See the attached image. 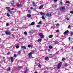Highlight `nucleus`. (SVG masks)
<instances>
[{"instance_id":"nucleus-50","label":"nucleus","mask_w":73,"mask_h":73,"mask_svg":"<svg viewBox=\"0 0 73 73\" xmlns=\"http://www.w3.org/2000/svg\"><path fill=\"white\" fill-rule=\"evenodd\" d=\"M58 52H59V51H58V52H56V54H58Z\"/></svg>"},{"instance_id":"nucleus-34","label":"nucleus","mask_w":73,"mask_h":73,"mask_svg":"<svg viewBox=\"0 0 73 73\" xmlns=\"http://www.w3.org/2000/svg\"><path fill=\"white\" fill-rule=\"evenodd\" d=\"M42 19H45V17L43 16H42Z\"/></svg>"},{"instance_id":"nucleus-24","label":"nucleus","mask_w":73,"mask_h":73,"mask_svg":"<svg viewBox=\"0 0 73 73\" xmlns=\"http://www.w3.org/2000/svg\"><path fill=\"white\" fill-rule=\"evenodd\" d=\"M66 4H70V2L69 1H66Z\"/></svg>"},{"instance_id":"nucleus-56","label":"nucleus","mask_w":73,"mask_h":73,"mask_svg":"<svg viewBox=\"0 0 73 73\" xmlns=\"http://www.w3.org/2000/svg\"><path fill=\"white\" fill-rule=\"evenodd\" d=\"M7 54H9V52L8 53H7Z\"/></svg>"},{"instance_id":"nucleus-25","label":"nucleus","mask_w":73,"mask_h":73,"mask_svg":"<svg viewBox=\"0 0 73 73\" xmlns=\"http://www.w3.org/2000/svg\"><path fill=\"white\" fill-rule=\"evenodd\" d=\"M37 66H38V67L40 68V67H41V64H39L37 65Z\"/></svg>"},{"instance_id":"nucleus-31","label":"nucleus","mask_w":73,"mask_h":73,"mask_svg":"<svg viewBox=\"0 0 73 73\" xmlns=\"http://www.w3.org/2000/svg\"><path fill=\"white\" fill-rule=\"evenodd\" d=\"M11 31H12V32L13 31H15V29H14V28H13L11 29Z\"/></svg>"},{"instance_id":"nucleus-52","label":"nucleus","mask_w":73,"mask_h":73,"mask_svg":"<svg viewBox=\"0 0 73 73\" xmlns=\"http://www.w3.org/2000/svg\"><path fill=\"white\" fill-rule=\"evenodd\" d=\"M48 52H49L50 51V49H48Z\"/></svg>"},{"instance_id":"nucleus-35","label":"nucleus","mask_w":73,"mask_h":73,"mask_svg":"<svg viewBox=\"0 0 73 73\" xmlns=\"http://www.w3.org/2000/svg\"><path fill=\"white\" fill-rule=\"evenodd\" d=\"M28 13H31V11H30V10H28Z\"/></svg>"},{"instance_id":"nucleus-22","label":"nucleus","mask_w":73,"mask_h":73,"mask_svg":"<svg viewBox=\"0 0 73 73\" xmlns=\"http://www.w3.org/2000/svg\"><path fill=\"white\" fill-rule=\"evenodd\" d=\"M49 58L48 57H46L45 58V60H46V61H48V59H49Z\"/></svg>"},{"instance_id":"nucleus-57","label":"nucleus","mask_w":73,"mask_h":73,"mask_svg":"<svg viewBox=\"0 0 73 73\" xmlns=\"http://www.w3.org/2000/svg\"><path fill=\"white\" fill-rule=\"evenodd\" d=\"M50 57H53V56H50Z\"/></svg>"},{"instance_id":"nucleus-30","label":"nucleus","mask_w":73,"mask_h":73,"mask_svg":"<svg viewBox=\"0 0 73 73\" xmlns=\"http://www.w3.org/2000/svg\"><path fill=\"white\" fill-rule=\"evenodd\" d=\"M65 58H63L62 59V61H65Z\"/></svg>"},{"instance_id":"nucleus-63","label":"nucleus","mask_w":73,"mask_h":73,"mask_svg":"<svg viewBox=\"0 0 73 73\" xmlns=\"http://www.w3.org/2000/svg\"><path fill=\"white\" fill-rule=\"evenodd\" d=\"M19 66V68H21V67H20V66Z\"/></svg>"},{"instance_id":"nucleus-10","label":"nucleus","mask_w":73,"mask_h":73,"mask_svg":"<svg viewBox=\"0 0 73 73\" xmlns=\"http://www.w3.org/2000/svg\"><path fill=\"white\" fill-rule=\"evenodd\" d=\"M60 68H61V64H58L57 66V69H59Z\"/></svg>"},{"instance_id":"nucleus-47","label":"nucleus","mask_w":73,"mask_h":73,"mask_svg":"<svg viewBox=\"0 0 73 73\" xmlns=\"http://www.w3.org/2000/svg\"><path fill=\"white\" fill-rule=\"evenodd\" d=\"M7 26H8L9 25V24L8 23H6Z\"/></svg>"},{"instance_id":"nucleus-62","label":"nucleus","mask_w":73,"mask_h":73,"mask_svg":"<svg viewBox=\"0 0 73 73\" xmlns=\"http://www.w3.org/2000/svg\"><path fill=\"white\" fill-rule=\"evenodd\" d=\"M66 64H65V65H64V66H66Z\"/></svg>"},{"instance_id":"nucleus-38","label":"nucleus","mask_w":73,"mask_h":73,"mask_svg":"<svg viewBox=\"0 0 73 73\" xmlns=\"http://www.w3.org/2000/svg\"><path fill=\"white\" fill-rule=\"evenodd\" d=\"M14 56L15 57H16L17 56V55H16V54H14Z\"/></svg>"},{"instance_id":"nucleus-9","label":"nucleus","mask_w":73,"mask_h":73,"mask_svg":"<svg viewBox=\"0 0 73 73\" xmlns=\"http://www.w3.org/2000/svg\"><path fill=\"white\" fill-rule=\"evenodd\" d=\"M68 33H69V31L67 30L64 33V35H66V34Z\"/></svg>"},{"instance_id":"nucleus-53","label":"nucleus","mask_w":73,"mask_h":73,"mask_svg":"<svg viewBox=\"0 0 73 73\" xmlns=\"http://www.w3.org/2000/svg\"><path fill=\"white\" fill-rule=\"evenodd\" d=\"M68 39H69V40H70V39H71L70 37H69L68 38Z\"/></svg>"},{"instance_id":"nucleus-28","label":"nucleus","mask_w":73,"mask_h":73,"mask_svg":"<svg viewBox=\"0 0 73 73\" xmlns=\"http://www.w3.org/2000/svg\"><path fill=\"white\" fill-rule=\"evenodd\" d=\"M19 48V46L18 45H17L16 46V48L17 49H18Z\"/></svg>"},{"instance_id":"nucleus-2","label":"nucleus","mask_w":73,"mask_h":73,"mask_svg":"<svg viewBox=\"0 0 73 73\" xmlns=\"http://www.w3.org/2000/svg\"><path fill=\"white\" fill-rule=\"evenodd\" d=\"M38 35L41 38H44V35H43V34L42 33H40L38 34Z\"/></svg>"},{"instance_id":"nucleus-14","label":"nucleus","mask_w":73,"mask_h":73,"mask_svg":"<svg viewBox=\"0 0 73 73\" xmlns=\"http://www.w3.org/2000/svg\"><path fill=\"white\" fill-rule=\"evenodd\" d=\"M21 54V51H19L18 52L17 55H20Z\"/></svg>"},{"instance_id":"nucleus-6","label":"nucleus","mask_w":73,"mask_h":73,"mask_svg":"<svg viewBox=\"0 0 73 73\" xmlns=\"http://www.w3.org/2000/svg\"><path fill=\"white\" fill-rule=\"evenodd\" d=\"M32 5H33L34 7H36V3L35 2L33 1Z\"/></svg>"},{"instance_id":"nucleus-51","label":"nucleus","mask_w":73,"mask_h":73,"mask_svg":"<svg viewBox=\"0 0 73 73\" xmlns=\"http://www.w3.org/2000/svg\"><path fill=\"white\" fill-rule=\"evenodd\" d=\"M62 62H60V63H59V64H62Z\"/></svg>"},{"instance_id":"nucleus-45","label":"nucleus","mask_w":73,"mask_h":73,"mask_svg":"<svg viewBox=\"0 0 73 73\" xmlns=\"http://www.w3.org/2000/svg\"><path fill=\"white\" fill-rule=\"evenodd\" d=\"M33 9L34 11H35V10H36V8H33Z\"/></svg>"},{"instance_id":"nucleus-26","label":"nucleus","mask_w":73,"mask_h":73,"mask_svg":"<svg viewBox=\"0 0 73 73\" xmlns=\"http://www.w3.org/2000/svg\"><path fill=\"white\" fill-rule=\"evenodd\" d=\"M5 9H10L11 7H5Z\"/></svg>"},{"instance_id":"nucleus-49","label":"nucleus","mask_w":73,"mask_h":73,"mask_svg":"<svg viewBox=\"0 0 73 73\" xmlns=\"http://www.w3.org/2000/svg\"><path fill=\"white\" fill-rule=\"evenodd\" d=\"M30 9H33V7H31Z\"/></svg>"},{"instance_id":"nucleus-21","label":"nucleus","mask_w":73,"mask_h":73,"mask_svg":"<svg viewBox=\"0 0 73 73\" xmlns=\"http://www.w3.org/2000/svg\"><path fill=\"white\" fill-rule=\"evenodd\" d=\"M35 24V22H33L32 23H31V25H33Z\"/></svg>"},{"instance_id":"nucleus-13","label":"nucleus","mask_w":73,"mask_h":73,"mask_svg":"<svg viewBox=\"0 0 73 73\" xmlns=\"http://www.w3.org/2000/svg\"><path fill=\"white\" fill-rule=\"evenodd\" d=\"M27 17H31V15L29 14H28L27 15Z\"/></svg>"},{"instance_id":"nucleus-32","label":"nucleus","mask_w":73,"mask_h":73,"mask_svg":"<svg viewBox=\"0 0 73 73\" xmlns=\"http://www.w3.org/2000/svg\"><path fill=\"white\" fill-rule=\"evenodd\" d=\"M42 24V22H41V21H39V22L38 23V24Z\"/></svg>"},{"instance_id":"nucleus-11","label":"nucleus","mask_w":73,"mask_h":73,"mask_svg":"<svg viewBox=\"0 0 73 73\" xmlns=\"http://www.w3.org/2000/svg\"><path fill=\"white\" fill-rule=\"evenodd\" d=\"M43 7H44V5H41L38 8V9H41V8H43Z\"/></svg>"},{"instance_id":"nucleus-3","label":"nucleus","mask_w":73,"mask_h":73,"mask_svg":"<svg viewBox=\"0 0 73 73\" xmlns=\"http://www.w3.org/2000/svg\"><path fill=\"white\" fill-rule=\"evenodd\" d=\"M46 15L48 17H50L52 16V14L50 13H48L46 14Z\"/></svg>"},{"instance_id":"nucleus-7","label":"nucleus","mask_w":73,"mask_h":73,"mask_svg":"<svg viewBox=\"0 0 73 73\" xmlns=\"http://www.w3.org/2000/svg\"><path fill=\"white\" fill-rule=\"evenodd\" d=\"M6 10L9 12V13H10V14H12V11H11L9 9H7Z\"/></svg>"},{"instance_id":"nucleus-61","label":"nucleus","mask_w":73,"mask_h":73,"mask_svg":"<svg viewBox=\"0 0 73 73\" xmlns=\"http://www.w3.org/2000/svg\"><path fill=\"white\" fill-rule=\"evenodd\" d=\"M1 66L0 65V67H1Z\"/></svg>"},{"instance_id":"nucleus-29","label":"nucleus","mask_w":73,"mask_h":73,"mask_svg":"<svg viewBox=\"0 0 73 73\" xmlns=\"http://www.w3.org/2000/svg\"><path fill=\"white\" fill-rule=\"evenodd\" d=\"M28 48H31V45L30 44L28 45Z\"/></svg>"},{"instance_id":"nucleus-42","label":"nucleus","mask_w":73,"mask_h":73,"mask_svg":"<svg viewBox=\"0 0 73 73\" xmlns=\"http://www.w3.org/2000/svg\"><path fill=\"white\" fill-rule=\"evenodd\" d=\"M59 32V31L58 30H57L56 31V32H57V33H58V32Z\"/></svg>"},{"instance_id":"nucleus-41","label":"nucleus","mask_w":73,"mask_h":73,"mask_svg":"<svg viewBox=\"0 0 73 73\" xmlns=\"http://www.w3.org/2000/svg\"><path fill=\"white\" fill-rule=\"evenodd\" d=\"M58 1V0H54V2H57Z\"/></svg>"},{"instance_id":"nucleus-1","label":"nucleus","mask_w":73,"mask_h":73,"mask_svg":"<svg viewBox=\"0 0 73 73\" xmlns=\"http://www.w3.org/2000/svg\"><path fill=\"white\" fill-rule=\"evenodd\" d=\"M35 53V51H33L31 52H30L29 53L28 56L29 58H31L32 57V54H34Z\"/></svg>"},{"instance_id":"nucleus-40","label":"nucleus","mask_w":73,"mask_h":73,"mask_svg":"<svg viewBox=\"0 0 73 73\" xmlns=\"http://www.w3.org/2000/svg\"><path fill=\"white\" fill-rule=\"evenodd\" d=\"M70 35H73V32H71V33H70Z\"/></svg>"},{"instance_id":"nucleus-43","label":"nucleus","mask_w":73,"mask_h":73,"mask_svg":"<svg viewBox=\"0 0 73 73\" xmlns=\"http://www.w3.org/2000/svg\"><path fill=\"white\" fill-rule=\"evenodd\" d=\"M68 28H70V25H69L68 27Z\"/></svg>"},{"instance_id":"nucleus-55","label":"nucleus","mask_w":73,"mask_h":73,"mask_svg":"<svg viewBox=\"0 0 73 73\" xmlns=\"http://www.w3.org/2000/svg\"><path fill=\"white\" fill-rule=\"evenodd\" d=\"M52 54H49V56H52Z\"/></svg>"},{"instance_id":"nucleus-19","label":"nucleus","mask_w":73,"mask_h":73,"mask_svg":"<svg viewBox=\"0 0 73 73\" xmlns=\"http://www.w3.org/2000/svg\"><path fill=\"white\" fill-rule=\"evenodd\" d=\"M49 38H52L53 37L52 35H50L48 36Z\"/></svg>"},{"instance_id":"nucleus-59","label":"nucleus","mask_w":73,"mask_h":73,"mask_svg":"<svg viewBox=\"0 0 73 73\" xmlns=\"http://www.w3.org/2000/svg\"><path fill=\"white\" fill-rule=\"evenodd\" d=\"M72 49H73V46L72 47Z\"/></svg>"},{"instance_id":"nucleus-20","label":"nucleus","mask_w":73,"mask_h":73,"mask_svg":"<svg viewBox=\"0 0 73 73\" xmlns=\"http://www.w3.org/2000/svg\"><path fill=\"white\" fill-rule=\"evenodd\" d=\"M62 10H63V11H65V8L64 7H62Z\"/></svg>"},{"instance_id":"nucleus-48","label":"nucleus","mask_w":73,"mask_h":73,"mask_svg":"<svg viewBox=\"0 0 73 73\" xmlns=\"http://www.w3.org/2000/svg\"><path fill=\"white\" fill-rule=\"evenodd\" d=\"M66 19L68 20H69V18H66Z\"/></svg>"},{"instance_id":"nucleus-46","label":"nucleus","mask_w":73,"mask_h":73,"mask_svg":"<svg viewBox=\"0 0 73 73\" xmlns=\"http://www.w3.org/2000/svg\"><path fill=\"white\" fill-rule=\"evenodd\" d=\"M56 25V26H58L59 25V24L58 23H57Z\"/></svg>"},{"instance_id":"nucleus-60","label":"nucleus","mask_w":73,"mask_h":73,"mask_svg":"<svg viewBox=\"0 0 73 73\" xmlns=\"http://www.w3.org/2000/svg\"><path fill=\"white\" fill-rule=\"evenodd\" d=\"M57 7V5H55V7Z\"/></svg>"},{"instance_id":"nucleus-8","label":"nucleus","mask_w":73,"mask_h":73,"mask_svg":"<svg viewBox=\"0 0 73 73\" xmlns=\"http://www.w3.org/2000/svg\"><path fill=\"white\" fill-rule=\"evenodd\" d=\"M17 7L18 8H20V7H22V4H19L17 6Z\"/></svg>"},{"instance_id":"nucleus-64","label":"nucleus","mask_w":73,"mask_h":73,"mask_svg":"<svg viewBox=\"0 0 73 73\" xmlns=\"http://www.w3.org/2000/svg\"><path fill=\"white\" fill-rule=\"evenodd\" d=\"M19 1H20V0H18Z\"/></svg>"},{"instance_id":"nucleus-15","label":"nucleus","mask_w":73,"mask_h":73,"mask_svg":"<svg viewBox=\"0 0 73 73\" xmlns=\"http://www.w3.org/2000/svg\"><path fill=\"white\" fill-rule=\"evenodd\" d=\"M22 48H23L24 49H26V47L25 46H21Z\"/></svg>"},{"instance_id":"nucleus-18","label":"nucleus","mask_w":73,"mask_h":73,"mask_svg":"<svg viewBox=\"0 0 73 73\" xmlns=\"http://www.w3.org/2000/svg\"><path fill=\"white\" fill-rule=\"evenodd\" d=\"M48 48L50 49H52V48H53V47L52 46L50 45V46H49Z\"/></svg>"},{"instance_id":"nucleus-39","label":"nucleus","mask_w":73,"mask_h":73,"mask_svg":"<svg viewBox=\"0 0 73 73\" xmlns=\"http://www.w3.org/2000/svg\"><path fill=\"white\" fill-rule=\"evenodd\" d=\"M29 33H30V34H31V33H33V32H32V31H30L29 32Z\"/></svg>"},{"instance_id":"nucleus-12","label":"nucleus","mask_w":73,"mask_h":73,"mask_svg":"<svg viewBox=\"0 0 73 73\" xmlns=\"http://www.w3.org/2000/svg\"><path fill=\"white\" fill-rule=\"evenodd\" d=\"M42 40L41 39H39L38 40V42H39V43H40V42H41Z\"/></svg>"},{"instance_id":"nucleus-5","label":"nucleus","mask_w":73,"mask_h":73,"mask_svg":"<svg viewBox=\"0 0 73 73\" xmlns=\"http://www.w3.org/2000/svg\"><path fill=\"white\" fill-rule=\"evenodd\" d=\"M10 60L11 61V62H13V61H14V58L13 57H10Z\"/></svg>"},{"instance_id":"nucleus-37","label":"nucleus","mask_w":73,"mask_h":73,"mask_svg":"<svg viewBox=\"0 0 73 73\" xmlns=\"http://www.w3.org/2000/svg\"><path fill=\"white\" fill-rule=\"evenodd\" d=\"M70 13H72V14H73V11H70Z\"/></svg>"},{"instance_id":"nucleus-36","label":"nucleus","mask_w":73,"mask_h":73,"mask_svg":"<svg viewBox=\"0 0 73 73\" xmlns=\"http://www.w3.org/2000/svg\"><path fill=\"white\" fill-rule=\"evenodd\" d=\"M40 25H36V27L37 28H40Z\"/></svg>"},{"instance_id":"nucleus-4","label":"nucleus","mask_w":73,"mask_h":73,"mask_svg":"<svg viewBox=\"0 0 73 73\" xmlns=\"http://www.w3.org/2000/svg\"><path fill=\"white\" fill-rule=\"evenodd\" d=\"M5 33L7 35H10L11 34V33L8 31H5Z\"/></svg>"},{"instance_id":"nucleus-17","label":"nucleus","mask_w":73,"mask_h":73,"mask_svg":"<svg viewBox=\"0 0 73 73\" xmlns=\"http://www.w3.org/2000/svg\"><path fill=\"white\" fill-rule=\"evenodd\" d=\"M11 5H13L14 4V1H12L11 2Z\"/></svg>"},{"instance_id":"nucleus-23","label":"nucleus","mask_w":73,"mask_h":73,"mask_svg":"<svg viewBox=\"0 0 73 73\" xmlns=\"http://www.w3.org/2000/svg\"><path fill=\"white\" fill-rule=\"evenodd\" d=\"M11 70V68L10 67H9L8 68H7V71H10V70Z\"/></svg>"},{"instance_id":"nucleus-44","label":"nucleus","mask_w":73,"mask_h":73,"mask_svg":"<svg viewBox=\"0 0 73 73\" xmlns=\"http://www.w3.org/2000/svg\"><path fill=\"white\" fill-rule=\"evenodd\" d=\"M60 5H62V2H60Z\"/></svg>"},{"instance_id":"nucleus-58","label":"nucleus","mask_w":73,"mask_h":73,"mask_svg":"<svg viewBox=\"0 0 73 73\" xmlns=\"http://www.w3.org/2000/svg\"><path fill=\"white\" fill-rule=\"evenodd\" d=\"M34 73H37V72L36 71L34 72Z\"/></svg>"},{"instance_id":"nucleus-54","label":"nucleus","mask_w":73,"mask_h":73,"mask_svg":"<svg viewBox=\"0 0 73 73\" xmlns=\"http://www.w3.org/2000/svg\"><path fill=\"white\" fill-rule=\"evenodd\" d=\"M13 9H14V8H12V9H11V10L12 11L13 10Z\"/></svg>"},{"instance_id":"nucleus-33","label":"nucleus","mask_w":73,"mask_h":73,"mask_svg":"<svg viewBox=\"0 0 73 73\" xmlns=\"http://www.w3.org/2000/svg\"><path fill=\"white\" fill-rule=\"evenodd\" d=\"M7 16L8 17H9V16H10V15H9V13H7Z\"/></svg>"},{"instance_id":"nucleus-16","label":"nucleus","mask_w":73,"mask_h":73,"mask_svg":"<svg viewBox=\"0 0 73 73\" xmlns=\"http://www.w3.org/2000/svg\"><path fill=\"white\" fill-rule=\"evenodd\" d=\"M40 13L41 15H45V13H44L42 12H40Z\"/></svg>"},{"instance_id":"nucleus-27","label":"nucleus","mask_w":73,"mask_h":73,"mask_svg":"<svg viewBox=\"0 0 73 73\" xmlns=\"http://www.w3.org/2000/svg\"><path fill=\"white\" fill-rule=\"evenodd\" d=\"M24 34L25 35H27V32L25 31L24 33Z\"/></svg>"}]
</instances>
